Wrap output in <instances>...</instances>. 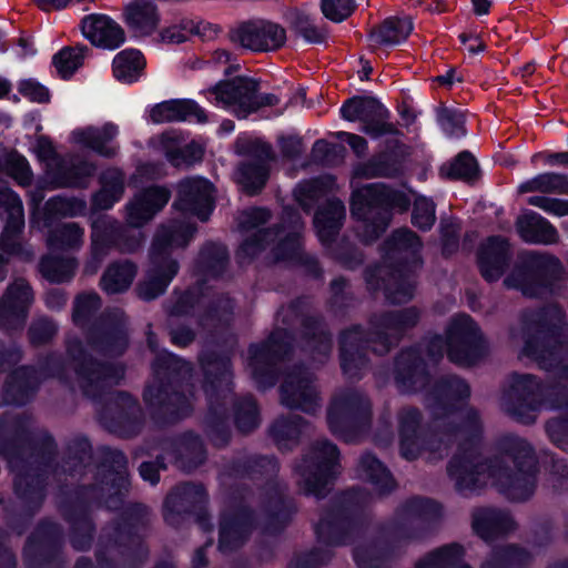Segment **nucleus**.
Returning <instances> with one entry per match:
<instances>
[{"instance_id": "f257e3e1", "label": "nucleus", "mask_w": 568, "mask_h": 568, "mask_svg": "<svg viewBox=\"0 0 568 568\" xmlns=\"http://www.w3.org/2000/svg\"><path fill=\"white\" fill-rule=\"evenodd\" d=\"M440 433L449 439L460 438L447 463V475L459 495L469 497L479 494L487 479H490L513 501H527L534 496L539 469L535 449L528 440L511 435L499 440L501 453L514 463L511 468L500 456H483L484 428L475 408H467L457 418L446 415Z\"/></svg>"}, {"instance_id": "f03ea898", "label": "nucleus", "mask_w": 568, "mask_h": 568, "mask_svg": "<svg viewBox=\"0 0 568 568\" xmlns=\"http://www.w3.org/2000/svg\"><path fill=\"white\" fill-rule=\"evenodd\" d=\"M32 424V418L24 414L6 413L0 416V454L14 474V494L26 508L28 518L42 505L45 486L55 485L64 495L63 488L74 484L91 456L90 443L84 438L72 442L68 447V458L61 462L57 459V446L50 436H45L40 449L20 445Z\"/></svg>"}, {"instance_id": "7ed1b4c3", "label": "nucleus", "mask_w": 568, "mask_h": 568, "mask_svg": "<svg viewBox=\"0 0 568 568\" xmlns=\"http://www.w3.org/2000/svg\"><path fill=\"white\" fill-rule=\"evenodd\" d=\"M307 301L297 298L276 313V324L270 337L260 345L250 347L248 368L260 388L275 385L277 364L292 349L293 329L302 326L303 349L317 363H324L332 351V338L321 318L308 315Z\"/></svg>"}, {"instance_id": "20e7f679", "label": "nucleus", "mask_w": 568, "mask_h": 568, "mask_svg": "<svg viewBox=\"0 0 568 568\" xmlns=\"http://www.w3.org/2000/svg\"><path fill=\"white\" fill-rule=\"evenodd\" d=\"M130 489L128 459L116 449L104 448L97 468L95 483L83 485L60 501L65 520L71 526L70 542L78 551L88 550L93 539V524L89 508L103 504L109 509H120Z\"/></svg>"}, {"instance_id": "39448f33", "label": "nucleus", "mask_w": 568, "mask_h": 568, "mask_svg": "<svg viewBox=\"0 0 568 568\" xmlns=\"http://www.w3.org/2000/svg\"><path fill=\"white\" fill-rule=\"evenodd\" d=\"M418 320L417 310L408 307L373 314L368 320V333L361 325L345 329L339 339V359L344 375L348 379H359L368 369L366 351L379 356L388 354Z\"/></svg>"}, {"instance_id": "423d86ee", "label": "nucleus", "mask_w": 568, "mask_h": 568, "mask_svg": "<svg viewBox=\"0 0 568 568\" xmlns=\"http://www.w3.org/2000/svg\"><path fill=\"white\" fill-rule=\"evenodd\" d=\"M423 242L412 230L393 231L381 246L382 261L364 271L366 287L371 293L383 291L390 304L409 302L415 294L413 267H422Z\"/></svg>"}, {"instance_id": "0eeeda50", "label": "nucleus", "mask_w": 568, "mask_h": 568, "mask_svg": "<svg viewBox=\"0 0 568 568\" xmlns=\"http://www.w3.org/2000/svg\"><path fill=\"white\" fill-rule=\"evenodd\" d=\"M150 521L151 511L146 506L130 505L121 521L102 529L95 548L97 566L81 557L75 568H141L149 555L143 537Z\"/></svg>"}, {"instance_id": "6e6552de", "label": "nucleus", "mask_w": 568, "mask_h": 568, "mask_svg": "<svg viewBox=\"0 0 568 568\" xmlns=\"http://www.w3.org/2000/svg\"><path fill=\"white\" fill-rule=\"evenodd\" d=\"M153 377L143 399L150 409L163 417L182 418L192 412L191 365L180 357L161 352L152 364Z\"/></svg>"}, {"instance_id": "1a4fd4ad", "label": "nucleus", "mask_w": 568, "mask_h": 568, "mask_svg": "<svg viewBox=\"0 0 568 568\" xmlns=\"http://www.w3.org/2000/svg\"><path fill=\"white\" fill-rule=\"evenodd\" d=\"M545 404L568 408V361L559 367L558 379L547 383L531 374L514 373L501 398L507 415L523 425L534 424L536 413Z\"/></svg>"}, {"instance_id": "9d476101", "label": "nucleus", "mask_w": 568, "mask_h": 568, "mask_svg": "<svg viewBox=\"0 0 568 568\" xmlns=\"http://www.w3.org/2000/svg\"><path fill=\"white\" fill-rule=\"evenodd\" d=\"M304 226L302 216L296 209L284 207L280 225L258 230L243 241L236 252L239 263H250L262 251L271 246V256L274 262L296 261L308 266L314 275H318L317 261L302 248L301 236Z\"/></svg>"}, {"instance_id": "9b49d317", "label": "nucleus", "mask_w": 568, "mask_h": 568, "mask_svg": "<svg viewBox=\"0 0 568 568\" xmlns=\"http://www.w3.org/2000/svg\"><path fill=\"white\" fill-rule=\"evenodd\" d=\"M195 232L193 224L175 220L158 229L150 248V266L135 288L141 300H155L166 291L180 268L171 257L172 250L184 248Z\"/></svg>"}, {"instance_id": "f8f14e48", "label": "nucleus", "mask_w": 568, "mask_h": 568, "mask_svg": "<svg viewBox=\"0 0 568 568\" xmlns=\"http://www.w3.org/2000/svg\"><path fill=\"white\" fill-rule=\"evenodd\" d=\"M409 199L383 183L366 184L351 196V214L358 222L357 235L371 244L379 239L389 227L393 210L407 211Z\"/></svg>"}, {"instance_id": "ddd939ff", "label": "nucleus", "mask_w": 568, "mask_h": 568, "mask_svg": "<svg viewBox=\"0 0 568 568\" xmlns=\"http://www.w3.org/2000/svg\"><path fill=\"white\" fill-rule=\"evenodd\" d=\"M371 500V494L363 488H351L342 493L315 526L317 539L327 546L356 541L368 526L364 509Z\"/></svg>"}, {"instance_id": "4468645a", "label": "nucleus", "mask_w": 568, "mask_h": 568, "mask_svg": "<svg viewBox=\"0 0 568 568\" xmlns=\"http://www.w3.org/2000/svg\"><path fill=\"white\" fill-rule=\"evenodd\" d=\"M204 372V392L209 402L206 434L213 445L229 443L231 432L226 424V403L231 392V362L226 356L205 353L201 356Z\"/></svg>"}, {"instance_id": "2eb2a0df", "label": "nucleus", "mask_w": 568, "mask_h": 568, "mask_svg": "<svg viewBox=\"0 0 568 568\" xmlns=\"http://www.w3.org/2000/svg\"><path fill=\"white\" fill-rule=\"evenodd\" d=\"M523 353L539 363L555 357L564 339L565 315L558 305H545L523 314Z\"/></svg>"}, {"instance_id": "dca6fc26", "label": "nucleus", "mask_w": 568, "mask_h": 568, "mask_svg": "<svg viewBox=\"0 0 568 568\" xmlns=\"http://www.w3.org/2000/svg\"><path fill=\"white\" fill-rule=\"evenodd\" d=\"M373 405L358 388L337 389L327 407V425L331 433L346 443L358 442L371 428Z\"/></svg>"}, {"instance_id": "f3484780", "label": "nucleus", "mask_w": 568, "mask_h": 568, "mask_svg": "<svg viewBox=\"0 0 568 568\" xmlns=\"http://www.w3.org/2000/svg\"><path fill=\"white\" fill-rule=\"evenodd\" d=\"M90 227L89 256L83 266L85 275L97 274L111 251L134 254L143 247L145 241L143 232L125 226L110 215L92 220Z\"/></svg>"}, {"instance_id": "a211bd4d", "label": "nucleus", "mask_w": 568, "mask_h": 568, "mask_svg": "<svg viewBox=\"0 0 568 568\" xmlns=\"http://www.w3.org/2000/svg\"><path fill=\"white\" fill-rule=\"evenodd\" d=\"M65 348L74 365V383L88 397H99L124 377L122 364L97 359L87 352L79 338H69Z\"/></svg>"}, {"instance_id": "6ab92c4d", "label": "nucleus", "mask_w": 568, "mask_h": 568, "mask_svg": "<svg viewBox=\"0 0 568 568\" xmlns=\"http://www.w3.org/2000/svg\"><path fill=\"white\" fill-rule=\"evenodd\" d=\"M562 272V264L557 256L528 252L519 257L513 271L504 278V286L535 298L551 290Z\"/></svg>"}, {"instance_id": "aec40b11", "label": "nucleus", "mask_w": 568, "mask_h": 568, "mask_svg": "<svg viewBox=\"0 0 568 568\" xmlns=\"http://www.w3.org/2000/svg\"><path fill=\"white\" fill-rule=\"evenodd\" d=\"M278 471V464L273 457L266 456H247L239 459L233 467V474L240 477H250L251 479H260L263 477L267 480V501L265 511L267 514V524L265 529L274 532L283 528L295 511V506L291 498L284 495L280 486L271 479Z\"/></svg>"}, {"instance_id": "412c9836", "label": "nucleus", "mask_w": 568, "mask_h": 568, "mask_svg": "<svg viewBox=\"0 0 568 568\" xmlns=\"http://www.w3.org/2000/svg\"><path fill=\"white\" fill-rule=\"evenodd\" d=\"M339 450L327 439L314 442L295 466L296 484L305 495L324 498L328 484L335 478Z\"/></svg>"}, {"instance_id": "4be33fe9", "label": "nucleus", "mask_w": 568, "mask_h": 568, "mask_svg": "<svg viewBox=\"0 0 568 568\" xmlns=\"http://www.w3.org/2000/svg\"><path fill=\"white\" fill-rule=\"evenodd\" d=\"M444 343L447 359L458 367H475L487 354V342L479 325L466 313L449 321Z\"/></svg>"}, {"instance_id": "5701e85b", "label": "nucleus", "mask_w": 568, "mask_h": 568, "mask_svg": "<svg viewBox=\"0 0 568 568\" xmlns=\"http://www.w3.org/2000/svg\"><path fill=\"white\" fill-rule=\"evenodd\" d=\"M49 377L67 385L71 384L69 368L62 354H48L40 362L39 371L31 366L14 369L4 384V403L24 405L34 396L40 383Z\"/></svg>"}, {"instance_id": "b1692460", "label": "nucleus", "mask_w": 568, "mask_h": 568, "mask_svg": "<svg viewBox=\"0 0 568 568\" xmlns=\"http://www.w3.org/2000/svg\"><path fill=\"white\" fill-rule=\"evenodd\" d=\"M278 393L281 405L288 409L315 415L322 408V392L316 376L302 365L285 372Z\"/></svg>"}, {"instance_id": "393cba45", "label": "nucleus", "mask_w": 568, "mask_h": 568, "mask_svg": "<svg viewBox=\"0 0 568 568\" xmlns=\"http://www.w3.org/2000/svg\"><path fill=\"white\" fill-rule=\"evenodd\" d=\"M233 311V302L229 296H220L215 301L209 298L201 285L193 286L176 295L169 308L171 316L195 315L203 327L214 326L215 322L227 321Z\"/></svg>"}, {"instance_id": "a878e982", "label": "nucleus", "mask_w": 568, "mask_h": 568, "mask_svg": "<svg viewBox=\"0 0 568 568\" xmlns=\"http://www.w3.org/2000/svg\"><path fill=\"white\" fill-rule=\"evenodd\" d=\"M125 315L121 310H113L103 315L87 335L91 351L108 357L124 354L129 346Z\"/></svg>"}, {"instance_id": "bb28decb", "label": "nucleus", "mask_w": 568, "mask_h": 568, "mask_svg": "<svg viewBox=\"0 0 568 568\" xmlns=\"http://www.w3.org/2000/svg\"><path fill=\"white\" fill-rule=\"evenodd\" d=\"M233 42L254 52H268L282 48L286 41L285 29L271 20L251 19L241 22L231 32Z\"/></svg>"}, {"instance_id": "cd10ccee", "label": "nucleus", "mask_w": 568, "mask_h": 568, "mask_svg": "<svg viewBox=\"0 0 568 568\" xmlns=\"http://www.w3.org/2000/svg\"><path fill=\"white\" fill-rule=\"evenodd\" d=\"M342 116L347 121L362 122V131L372 138L396 133L388 122L389 112L372 97H354L341 108Z\"/></svg>"}, {"instance_id": "c85d7f7f", "label": "nucleus", "mask_w": 568, "mask_h": 568, "mask_svg": "<svg viewBox=\"0 0 568 568\" xmlns=\"http://www.w3.org/2000/svg\"><path fill=\"white\" fill-rule=\"evenodd\" d=\"M34 300L32 287L24 278H16L0 297V331L12 334L23 329Z\"/></svg>"}, {"instance_id": "c756f323", "label": "nucleus", "mask_w": 568, "mask_h": 568, "mask_svg": "<svg viewBox=\"0 0 568 568\" xmlns=\"http://www.w3.org/2000/svg\"><path fill=\"white\" fill-rule=\"evenodd\" d=\"M256 526L254 514L245 505H227L221 513L219 550L229 554L240 549Z\"/></svg>"}, {"instance_id": "7c9ffc66", "label": "nucleus", "mask_w": 568, "mask_h": 568, "mask_svg": "<svg viewBox=\"0 0 568 568\" xmlns=\"http://www.w3.org/2000/svg\"><path fill=\"white\" fill-rule=\"evenodd\" d=\"M514 258L510 241L503 235H489L477 247L475 262L481 278L494 284L509 270Z\"/></svg>"}, {"instance_id": "2f4dec72", "label": "nucleus", "mask_w": 568, "mask_h": 568, "mask_svg": "<svg viewBox=\"0 0 568 568\" xmlns=\"http://www.w3.org/2000/svg\"><path fill=\"white\" fill-rule=\"evenodd\" d=\"M245 152L250 158L239 163L236 181L246 194L255 195L264 189L268 180L272 148L261 142H248Z\"/></svg>"}, {"instance_id": "473e14b6", "label": "nucleus", "mask_w": 568, "mask_h": 568, "mask_svg": "<svg viewBox=\"0 0 568 568\" xmlns=\"http://www.w3.org/2000/svg\"><path fill=\"white\" fill-rule=\"evenodd\" d=\"M101 419L110 432L131 437L142 427V410L130 394L119 392L112 395L108 406L101 412Z\"/></svg>"}, {"instance_id": "72a5a7b5", "label": "nucleus", "mask_w": 568, "mask_h": 568, "mask_svg": "<svg viewBox=\"0 0 568 568\" xmlns=\"http://www.w3.org/2000/svg\"><path fill=\"white\" fill-rule=\"evenodd\" d=\"M260 83L251 78L235 77L220 81L209 91L215 97L217 103L229 108L239 119H246L252 114L254 93H257Z\"/></svg>"}, {"instance_id": "f704fd0d", "label": "nucleus", "mask_w": 568, "mask_h": 568, "mask_svg": "<svg viewBox=\"0 0 568 568\" xmlns=\"http://www.w3.org/2000/svg\"><path fill=\"white\" fill-rule=\"evenodd\" d=\"M207 501L205 488L199 484L184 483L176 486L166 496L163 506V517L168 525L178 527L185 515L202 510Z\"/></svg>"}, {"instance_id": "c9c22d12", "label": "nucleus", "mask_w": 568, "mask_h": 568, "mask_svg": "<svg viewBox=\"0 0 568 568\" xmlns=\"http://www.w3.org/2000/svg\"><path fill=\"white\" fill-rule=\"evenodd\" d=\"M174 205L185 212L196 215L205 222L214 206L213 185L202 178H187L178 185V199Z\"/></svg>"}, {"instance_id": "e433bc0d", "label": "nucleus", "mask_w": 568, "mask_h": 568, "mask_svg": "<svg viewBox=\"0 0 568 568\" xmlns=\"http://www.w3.org/2000/svg\"><path fill=\"white\" fill-rule=\"evenodd\" d=\"M517 526L511 514L504 509L483 506L471 511V530L485 542L507 537L517 529Z\"/></svg>"}, {"instance_id": "4c0bfd02", "label": "nucleus", "mask_w": 568, "mask_h": 568, "mask_svg": "<svg viewBox=\"0 0 568 568\" xmlns=\"http://www.w3.org/2000/svg\"><path fill=\"white\" fill-rule=\"evenodd\" d=\"M423 346L400 351L394 362V379L402 393L415 392L426 383V365Z\"/></svg>"}, {"instance_id": "58836bf2", "label": "nucleus", "mask_w": 568, "mask_h": 568, "mask_svg": "<svg viewBox=\"0 0 568 568\" xmlns=\"http://www.w3.org/2000/svg\"><path fill=\"white\" fill-rule=\"evenodd\" d=\"M171 197L164 186H150L138 193L125 205V220L131 227L139 229L153 219Z\"/></svg>"}, {"instance_id": "ea45409f", "label": "nucleus", "mask_w": 568, "mask_h": 568, "mask_svg": "<svg viewBox=\"0 0 568 568\" xmlns=\"http://www.w3.org/2000/svg\"><path fill=\"white\" fill-rule=\"evenodd\" d=\"M397 422L400 456L406 460H415L424 449L423 413L412 406L403 407L397 413Z\"/></svg>"}, {"instance_id": "a19ab883", "label": "nucleus", "mask_w": 568, "mask_h": 568, "mask_svg": "<svg viewBox=\"0 0 568 568\" xmlns=\"http://www.w3.org/2000/svg\"><path fill=\"white\" fill-rule=\"evenodd\" d=\"M83 34L92 44L104 49H116L125 41L123 28L104 14H91L82 20Z\"/></svg>"}, {"instance_id": "79ce46f5", "label": "nucleus", "mask_w": 568, "mask_h": 568, "mask_svg": "<svg viewBox=\"0 0 568 568\" xmlns=\"http://www.w3.org/2000/svg\"><path fill=\"white\" fill-rule=\"evenodd\" d=\"M435 394L444 415H453L466 405L470 397V386L462 377L449 375L440 378L434 390L428 388V397Z\"/></svg>"}, {"instance_id": "37998d69", "label": "nucleus", "mask_w": 568, "mask_h": 568, "mask_svg": "<svg viewBox=\"0 0 568 568\" xmlns=\"http://www.w3.org/2000/svg\"><path fill=\"white\" fill-rule=\"evenodd\" d=\"M165 449L171 452L176 466L186 473L196 469L206 459L203 442L192 432L175 437L165 446Z\"/></svg>"}, {"instance_id": "c03bdc74", "label": "nucleus", "mask_w": 568, "mask_h": 568, "mask_svg": "<svg viewBox=\"0 0 568 568\" xmlns=\"http://www.w3.org/2000/svg\"><path fill=\"white\" fill-rule=\"evenodd\" d=\"M346 217L344 203L336 199H328L318 206L314 215V227L320 241L324 245L333 243L343 227Z\"/></svg>"}, {"instance_id": "a18cd8bd", "label": "nucleus", "mask_w": 568, "mask_h": 568, "mask_svg": "<svg viewBox=\"0 0 568 568\" xmlns=\"http://www.w3.org/2000/svg\"><path fill=\"white\" fill-rule=\"evenodd\" d=\"M63 539L62 529L52 521H43L39 525L36 532L28 539L24 548V559L29 565H36L33 556L39 552L40 556L50 558L61 546Z\"/></svg>"}, {"instance_id": "49530a36", "label": "nucleus", "mask_w": 568, "mask_h": 568, "mask_svg": "<svg viewBox=\"0 0 568 568\" xmlns=\"http://www.w3.org/2000/svg\"><path fill=\"white\" fill-rule=\"evenodd\" d=\"M118 126L113 123H105L101 128L88 126L72 132L75 142L91 149L99 155L112 159L116 156L119 146L112 144L118 135Z\"/></svg>"}, {"instance_id": "de8ad7c7", "label": "nucleus", "mask_w": 568, "mask_h": 568, "mask_svg": "<svg viewBox=\"0 0 568 568\" xmlns=\"http://www.w3.org/2000/svg\"><path fill=\"white\" fill-rule=\"evenodd\" d=\"M123 20L134 36L152 34L160 23V13L154 3L136 0L125 6Z\"/></svg>"}, {"instance_id": "09e8293b", "label": "nucleus", "mask_w": 568, "mask_h": 568, "mask_svg": "<svg viewBox=\"0 0 568 568\" xmlns=\"http://www.w3.org/2000/svg\"><path fill=\"white\" fill-rule=\"evenodd\" d=\"M154 123L186 121L194 119L199 123H205V111L193 100H171L156 104L150 113Z\"/></svg>"}, {"instance_id": "8fccbe9b", "label": "nucleus", "mask_w": 568, "mask_h": 568, "mask_svg": "<svg viewBox=\"0 0 568 568\" xmlns=\"http://www.w3.org/2000/svg\"><path fill=\"white\" fill-rule=\"evenodd\" d=\"M516 227L519 236L526 243L550 245L559 240L557 229L535 211L519 217Z\"/></svg>"}, {"instance_id": "3c124183", "label": "nucleus", "mask_w": 568, "mask_h": 568, "mask_svg": "<svg viewBox=\"0 0 568 568\" xmlns=\"http://www.w3.org/2000/svg\"><path fill=\"white\" fill-rule=\"evenodd\" d=\"M438 174L445 181H462L475 185L481 178V170L475 155L468 150H463L452 160L444 162Z\"/></svg>"}, {"instance_id": "603ef678", "label": "nucleus", "mask_w": 568, "mask_h": 568, "mask_svg": "<svg viewBox=\"0 0 568 568\" xmlns=\"http://www.w3.org/2000/svg\"><path fill=\"white\" fill-rule=\"evenodd\" d=\"M99 182L101 187L92 197V210H109L114 203L119 202L124 194L125 174L119 168H108L101 173Z\"/></svg>"}, {"instance_id": "864d4df0", "label": "nucleus", "mask_w": 568, "mask_h": 568, "mask_svg": "<svg viewBox=\"0 0 568 568\" xmlns=\"http://www.w3.org/2000/svg\"><path fill=\"white\" fill-rule=\"evenodd\" d=\"M311 424L296 414L281 415L268 427V434L278 449H291L297 445L301 434L310 428Z\"/></svg>"}, {"instance_id": "5fc2aeb1", "label": "nucleus", "mask_w": 568, "mask_h": 568, "mask_svg": "<svg viewBox=\"0 0 568 568\" xmlns=\"http://www.w3.org/2000/svg\"><path fill=\"white\" fill-rule=\"evenodd\" d=\"M138 274V265L130 260L111 262L100 278V287L109 295L121 294L130 288Z\"/></svg>"}, {"instance_id": "6e6d98bb", "label": "nucleus", "mask_w": 568, "mask_h": 568, "mask_svg": "<svg viewBox=\"0 0 568 568\" xmlns=\"http://www.w3.org/2000/svg\"><path fill=\"white\" fill-rule=\"evenodd\" d=\"M534 560L532 554L518 544H506L491 549L483 568H526Z\"/></svg>"}, {"instance_id": "4d7b16f0", "label": "nucleus", "mask_w": 568, "mask_h": 568, "mask_svg": "<svg viewBox=\"0 0 568 568\" xmlns=\"http://www.w3.org/2000/svg\"><path fill=\"white\" fill-rule=\"evenodd\" d=\"M433 112L434 121L445 138L460 140L467 135L466 114L463 110L439 101Z\"/></svg>"}, {"instance_id": "13d9d810", "label": "nucleus", "mask_w": 568, "mask_h": 568, "mask_svg": "<svg viewBox=\"0 0 568 568\" xmlns=\"http://www.w3.org/2000/svg\"><path fill=\"white\" fill-rule=\"evenodd\" d=\"M84 229L77 222H64L49 230L47 244L58 251H80L84 244Z\"/></svg>"}, {"instance_id": "bf43d9fd", "label": "nucleus", "mask_w": 568, "mask_h": 568, "mask_svg": "<svg viewBox=\"0 0 568 568\" xmlns=\"http://www.w3.org/2000/svg\"><path fill=\"white\" fill-rule=\"evenodd\" d=\"M24 219L7 221L0 235V248L9 255L17 256L23 261H31L33 258V251L22 239Z\"/></svg>"}, {"instance_id": "052dcab7", "label": "nucleus", "mask_w": 568, "mask_h": 568, "mask_svg": "<svg viewBox=\"0 0 568 568\" xmlns=\"http://www.w3.org/2000/svg\"><path fill=\"white\" fill-rule=\"evenodd\" d=\"M518 193L562 194L568 195V174L559 172H544L521 182Z\"/></svg>"}, {"instance_id": "680f3d73", "label": "nucleus", "mask_w": 568, "mask_h": 568, "mask_svg": "<svg viewBox=\"0 0 568 568\" xmlns=\"http://www.w3.org/2000/svg\"><path fill=\"white\" fill-rule=\"evenodd\" d=\"M413 29L409 18H388L371 33L375 48L396 45L405 40Z\"/></svg>"}, {"instance_id": "e2e57ef3", "label": "nucleus", "mask_w": 568, "mask_h": 568, "mask_svg": "<svg viewBox=\"0 0 568 568\" xmlns=\"http://www.w3.org/2000/svg\"><path fill=\"white\" fill-rule=\"evenodd\" d=\"M361 476L372 483L382 495L396 488V483L387 468L372 454H364L358 463Z\"/></svg>"}, {"instance_id": "0e129e2a", "label": "nucleus", "mask_w": 568, "mask_h": 568, "mask_svg": "<svg viewBox=\"0 0 568 568\" xmlns=\"http://www.w3.org/2000/svg\"><path fill=\"white\" fill-rule=\"evenodd\" d=\"M232 403L234 407V419L237 429L247 434L256 429L261 423L260 410L256 400L251 395L234 399L230 392L226 406Z\"/></svg>"}, {"instance_id": "69168bd1", "label": "nucleus", "mask_w": 568, "mask_h": 568, "mask_svg": "<svg viewBox=\"0 0 568 568\" xmlns=\"http://www.w3.org/2000/svg\"><path fill=\"white\" fill-rule=\"evenodd\" d=\"M145 61L142 53L135 49L119 52L113 59V74L122 81L131 83L141 75Z\"/></svg>"}, {"instance_id": "338daca9", "label": "nucleus", "mask_w": 568, "mask_h": 568, "mask_svg": "<svg viewBox=\"0 0 568 568\" xmlns=\"http://www.w3.org/2000/svg\"><path fill=\"white\" fill-rule=\"evenodd\" d=\"M39 267L42 276L48 281L63 283L69 282L74 276L78 261L75 257L44 256Z\"/></svg>"}, {"instance_id": "774afa93", "label": "nucleus", "mask_w": 568, "mask_h": 568, "mask_svg": "<svg viewBox=\"0 0 568 568\" xmlns=\"http://www.w3.org/2000/svg\"><path fill=\"white\" fill-rule=\"evenodd\" d=\"M287 21L293 32L310 43H321L326 39V32L317 27L308 14L293 10L287 14Z\"/></svg>"}]
</instances>
